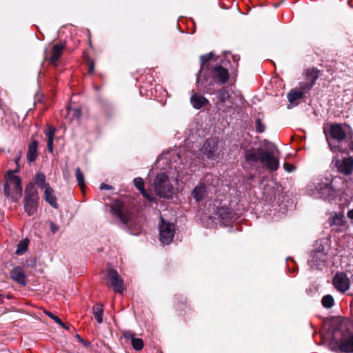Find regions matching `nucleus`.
Here are the masks:
<instances>
[{"mask_svg":"<svg viewBox=\"0 0 353 353\" xmlns=\"http://www.w3.org/2000/svg\"><path fill=\"white\" fill-rule=\"evenodd\" d=\"M29 241L28 239H23L17 245L15 253L17 255H21L26 252L28 250Z\"/></svg>","mask_w":353,"mask_h":353,"instance_id":"nucleus-30","label":"nucleus"},{"mask_svg":"<svg viewBox=\"0 0 353 353\" xmlns=\"http://www.w3.org/2000/svg\"><path fill=\"white\" fill-rule=\"evenodd\" d=\"M113 189V187L110 185H108V184H105V183H101L100 185V190H111Z\"/></svg>","mask_w":353,"mask_h":353,"instance_id":"nucleus-43","label":"nucleus"},{"mask_svg":"<svg viewBox=\"0 0 353 353\" xmlns=\"http://www.w3.org/2000/svg\"><path fill=\"white\" fill-rule=\"evenodd\" d=\"M123 336L128 340L132 341L133 338H135V334L132 331L125 330L123 332Z\"/></svg>","mask_w":353,"mask_h":353,"instance_id":"nucleus-39","label":"nucleus"},{"mask_svg":"<svg viewBox=\"0 0 353 353\" xmlns=\"http://www.w3.org/2000/svg\"><path fill=\"white\" fill-rule=\"evenodd\" d=\"M283 168L288 172H292L294 171L296 168L294 165L289 163H284Z\"/></svg>","mask_w":353,"mask_h":353,"instance_id":"nucleus-40","label":"nucleus"},{"mask_svg":"<svg viewBox=\"0 0 353 353\" xmlns=\"http://www.w3.org/2000/svg\"><path fill=\"white\" fill-rule=\"evenodd\" d=\"M190 103L194 108L199 110L202 107L208 105L210 101L203 95L198 93H194L190 97Z\"/></svg>","mask_w":353,"mask_h":353,"instance_id":"nucleus-21","label":"nucleus"},{"mask_svg":"<svg viewBox=\"0 0 353 353\" xmlns=\"http://www.w3.org/2000/svg\"><path fill=\"white\" fill-rule=\"evenodd\" d=\"M110 212L117 219L123 223H126L130 217V214L124 207L122 201L119 200L113 201L110 203Z\"/></svg>","mask_w":353,"mask_h":353,"instance_id":"nucleus-15","label":"nucleus"},{"mask_svg":"<svg viewBox=\"0 0 353 353\" xmlns=\"http://www.w3.org/2000/svg\"><path fill=\"white\" fill-rule=\"evenodd\" d=\"M35 183L41 189H46L50 186L46 183V176L42 172H38L35 176Z\"/></svg>","mask_w":353,"mask_h":353,"instance_id":"nucleus-29","label":"nucleus"},{"mask_svg":"<svg viewBox=\"0 0 353 353\" xmlns=\"http://www.w3.org/2000/svg\"><path fill=\"white\" fill-rule=\"evenodd\" d=\"M328 223L336 231H343L345 228L347 221L344 214L339 212L331 214Z\"/></svg>","mask_w":353,"mask_h":353,"instance_id":"nucleus-18","label":"nucleus"},{"mask_svg":"<svg viewBox=\"0 0 353 353\" xmlns=\"http://www.w3.org/2000/svg\"><path fill=\"white\" fill-rule=\"evenodd\" d=\"M39 143L37 141H32L28 145L27 153V160L29 163H32L36 160L38 157L37 148Z\"/></svg>","mask_w":353,"mask_h":353,"instance_id":"nucleus-24","label":"nucleus"},{"mask_svg":"<svg viewBox=\"0 0 353 353\" xmlns=\"http://www.w3.org/2000/svg\"><path fill=\"white\" fill-rule=\"evenodd\" d=\"M331 178L319 176L312 179L305 188V193L314 198L323 200H332L337 190L334 187Z\"/></svg>","mask_w":353,"mask_h":353,"instance_id":"nucleus-4","label":"nucleus"},{"mask_svg":"<svg viewBox=\"0 0 353 353\" xmlns=\"http://www.w3.org/2000/svg\"><path fill=\"white\" fill-rule=\"evenodd\" d=\"M67 114L70 117V119H79L81 116V110L79 108H71L68 107L66 110Z\"/></svg>","mask_w":353,"mask_h":353,"instance_id":"nucleus-33","label":"nucleus"},{"mask_svg":"<svg viewBox=\"0 0 353 353\" xmlns=\"http://www.w3.org/2000/svg\"><path fill=\"white\" fill-rule=\"evenodd\" d=\"M44 199L46 201L49 203L53 208H58V203L57 202V197L54 194V190L50 186L46 187L44 190Z\"/></svg>","mask_w":353,"mask_h":353,"instance_id":"nucleus-22","label":"nucleus"},{"mask_svg":"<svg viewBox=\"0 0 353 353\" xmlns=\"http://www.w3.org/2000/svg\"><path fill=\"white\" fill-rule=\"evenodd\" d=\"M19 160H20V156H19V157H16V158L14 159V162H15V163L17 164V165H19Z\"/></svg>","mask_w":353,"mask_h":353,"instance_id":"nucleus-46","label":"nucleus"},{"mask_svg":"<svg viewBox=\"0 0 353 353\" xmlns=\"http://www.w3.org/2000/svg\"><path fill=\"white\" fill-rule=\"evenodd\" d=\"M94 72V68H88V73L90 75L93 74Z\"/></svg>","mask_w":353,"mask_h":353,"instance_id":"nucleus-45","label":"nucleus"},{"mask_svg":"<svg viewBox=\"0 0 353 353\" xmlns=\"http://www.w3.org/2000/svg\"><path fill=\"white\" fill-rule=\"evenodd\" d=\"M206 193V186L203 183H200L192 190V196L196 201H202Z\"/></svg>","mask_w":353,"mask_h":353,"instance_id":"nucleus-26","label":"nucleus"},{"mask_svg":"<svg viewBox=\"0 0 353 353\" xmlns=\"http://www.w3.org/2000/svg\"><path fill=\"white\" fill-rule=\"evenodd\" d=\"M92 313L96 319L97 323L101 324L103 323V305L100 303H97L92 307Z\"/></svg>","mask_w":353,"mask_h":353,"instance_id":"nucleus-28","label":"nucleus"},{"mask_svg":"<svg viewBox=\"0 0 353 353\" xmlns=\"http://www.w3.org/2000/svg\"><path fill=\"white\" fill-rule=\"evenodd\" d=\"M225 58L231 65H237L240 59L239 55L233 54L231 52H226L225 54Z\"/></svg>","mask_w":353,"mask_h":353,"instance_id":"nucleus-31","label":"nucleus"},{"mask_svg":"<svg viewBox=\"0 0 353 353\" xmlns=\"http://www.w3.org/2000/svg\"><path fill=\"white\" fill-rule=\"evenodd\" d=\"M56 130L54 128L48 125V130L45 131V134L48 138V140H54Z\"/></svg>","mask_w":353,"mask_h":353,"instance_id":"nucleus-37","label":"nucleus"},{"mask_svg":"<svg viewBox=\"0 0 353 353\" xmlns=\"http://www.w3.org/2000/svg\"><path fill=\"white\" fill-rule=\"evenodd\" d=\"M232 81L226 68H201L196 77V86L199 91L206 94H216L218 103L223 104L229 101L231 90L228 87H222L216 90L215 84H225Z\"/></svg>","mask_w":353,"mask_h":353,"instance_id":"nucleus-1","label":"nucleus"},{"mask_svg":"<svg viewBox=\"0 0 353 353\" xmlns=\"http://www.w3.org/2000/svg\"><path fill=\"white\" fill-rule=\"evenodd\" d=\"M39 201V192L33 184L26 187L24 196V210L28 216H32L37 210Z\"/></svg>","mask_w":353,"mask_h":353,"instance_id":"nucleus-10","label":"nucleus"},{"mask_svg":"<svg viewBox=\"0 0 353 353\" xmlns=\"http://www.w3.org/2000/svg\"><path fill=\"white\" fill-rule=\"evenodd\" d=\"M66 50V42L59 41L54 44L51 50L46 53L45 59L49 64L53 65L61 58L63 52Z\"/></svg>","mask_w":353,"mask_h":353,"instance_id":"nucleus-16","label":"nucleus"},{"mask_svg":"<svg viewBox=\"0 0 353 353\" xmlns=\"http://www.w3.org/2000/svg\"><path fill=\"white\" fill-rule=\"evenodd\" d=\"M4 194L7 198L17 199L21 194V181L19 176L14 175L13 172H8L7 182L4 185Z\"/></svg>","mask_w":353,"mask_h":353,"instance_id":"nucleus-11","label":"nucleus"},{"mask_svg":"<svg viewBox=\"0 0 353 353\" xmlns=\"http://www.w3.org/2000/svg\"><path fill=\"white\" fill-rule=\"evenodd\" d=\"M89 66H90V67L93 66V63H91Z\"/></svg>","mask_w":353,"mask_h":353,"instance_id":"nucleus-48","label":"nucleus"},{"mask_svg":"<svg viewBox=\"0 0 353 353\" xmlns=\"http://www.w3.org/2000/svg\"><path fill=\"white\" fill-rule=\"evenodd\" d=\"M50 228L52 234L57 232L59 229V227L53 222H50Z\"/></svg>","mask_w":353,"mask_h":353,"instance_id":"nucleus-41","label":"nucleus"},{"mask_svg":"<svg viewBox=\"0 0 353 353\" xmlns=\"http://www.w3.org/2000/svg\"><path fill=\"white\" fill-rule=\"evenodd\" d=\"M191 159L192 154L187 151L186 148L179 146L163 154L159 161L163 164L168 163L169 168L175 170L176 177H181L188 174L185 170L191 167L192 163H189Z\"/></svg>","mask_w":353,"mask_h":353,"instance_id":"nucleus-3","label":"nucleus"},{"mask_svg":"<svg viewBox=\"0 0 353 353\" xmlns=\"http://www.w3.org/2000/svg\"><path fill=\"white\" fill-rule=\"evenodd\" d=\"M131 345L137 351H140L143 348V341L141 339L139 338H133L132 341H131Z\"/></svg>","mask_w":353,"mask_h":353,"instance_id":"nucleus-35","label":"nucleus"},{"mask_svg":"<svg viewBox=\"0 0 353 353\" xmlns=\"http://www.w3.org/2000/svg\"><path fill=\"white\" fill-rule=\"evenodd\" d=\"M321 303L323 307L331 308L334 303V298L330 294L325 295L322 298Z\"/></svg>","mask_w":353,"mask_h":353,"instance_id":"nucleus-34","label":"nucleus"},{"mask_svg":"<svg viewBox=\"0 0 353 353\" xmlns=\"http://www.w3.org/2000/svg\"><path fill=\"white\" fill-rule=\"evenodd\" d=\"M215 215L223 225H230L234 220L233 213L228 208H217Z\"/></svg>","mask_w":353,"mask_h":353,"instance_id":"nucleus-19","label":"nucleus"},{"mask_svg":"<svg viewBox=\"0 0 353 353\" xmlns=\"http://www.w3.org/2000/svg\"><path fill=\"white\" fill-rule=\"evenodd\" d=\"M159 240L163 245L172 243L175 234V225L161 217L159 223Z\"/></svg>","mask_w":353,"mask_h":353,"instance_id":"nucleus-12","label":"nucleus"},{"mask_svg":"<svg viewBox=\"0 0 353 353\" xmlns=\"http://www.w3.org/2000/svg\"><path fill=\"white\" fill-rule=\"evenodd\" d=\"M134 184L135 187L141 192L142 195L148 200L152 201L154 196L148 194L144 188V181L141 177H137L134 179Z\"/></svg>","mask_w":353,"mask_h":353,"instance_id":"nucleus-25","label":"nucleus"},{"mask_svg":"<svg viewBox=\"0 0 353 353\" xmlns=\"http://www.w3.org/2000/svg\"><path fill=\"white\" fill-rule=\"evenodd\" d=\"M219 57L213 52H210L200 57L201 66H208L218 61Z\"/></svg>","mask_w":353,"mask_h":353,"instance_id":"nucleus-23","label":"nucleus"},{"mask_svg":"<svg viewBox=\"0 0 353 353\" xmlns=\"http://www.w3.org/2000/svg\"><path fill=\"white\" fill-rule=\"evenodd\" d=\"M327 251L322 242L317 241L314 248L311 252L307 263L310 268L314 270H322L327 260Z\"/></svg>","mask_w":353,"mask_h":353,"instance_id":"nucleus-8","label":"nucleus"},{"mask_svg":"<svg viewBox=\"0 0 353 353\" xmlns=\"http://www.w3.org/2000/svg\"><path fill=\"white\" fill-rule=\"evenodd\" d=\"M77 338H78V339H79V341L80 342H81V343H83V344H85V341H84L83 339H82L79 335H77Z\"/></svg>","mask_w":353,"mask_h":353,"instance_id":"nucleus-47","label":"nucleus"},{"mask_svg":"<svg viewBox=\"0 0 353 353\" xmlns=\"http://www.w3.org/2000/svg\"><path fill=\"white\" fill-rule=\"evenodd\" d=\"M330 347L335 352L353 353V332L341 325L334 330Z\"/></svg>","mask_w":353,"mask_h":353,"instance_id":"nucleus-6","label":"nucleus"},{"mask_svg":"<svg viewBox=\"0 0 353 353\" xmlns=\"http://www.w3.org/2000/svg\"><path fill=\"white\" fill-rule=\"evenodd\" d=\"M75 176L79 185L81 187V189H83L85 186V178L83 172H81L79 168H77L75 170Z\"/></svg>","mask_w":353,"mask_h":353,"instance_id":"nucleus-32","label":"nucleus"},{"mask_svg":"<svg viewBox=\"0 0 353 353\" xmlns=\"http://www.w3.org/2000/svg\"><path fill=\"white\" fill-rule=\"evenodd\" d=\"M153 186L155 193L160 197L170 198L173 194V186L165 172L159 173L156 176Z\"/></svg>","mask_w":353,"mask_h":353,"instance_id":"nucleus-9","label":"nucleus"},{"mask_svg":"<svg viewBox=\"0 0 353 353\" xmlns=\"http://www.w3.org/2000/svg\"><path fill=\"white\" fill-rule=\"evenodd\" d=\"M327 142L333 152H353V133L348 125L333 124L330 127Z\"/></svg>","mask_w":353,"mask_h":353,"instance_id":"nucleus-2","label":"nucleus"},{"mask_svg":"<svg viewBox=\"0 0 353 353\" xmlns=\"http://www.w3.org/2000/svg\"><path fill=\"white\" fill-rule=\"evenodd\" d=\"M336 165L340 172L350 174L353 172V157L344 158L342 161H337Z\"/></svg>","mask_w":353,"mask_h":353,"instance_id":"nucleus-20","label":"nucleus"},{"mask_svg":"<svg viewBox=\"0 0 353 353\" xmlns=\"http://www.w3.org/2000/svg\"><path fill=\"white\" fill-rule=\"evenodd\" d=\"M53 141L54 140H48L47 141V148L50 152H53Z\"/></svg>","mask_w":353,"mask_h":353,"instance_id":"nucleus-42","label":"nucleus"},{"mask_svg":"<svg viewBox=\"0 0 353 353\" xmlns=\"http://www.w3.org/2000/svg\"><path fill=\"white\" fill-rule=\"evenodd\" d=\"M245 161L250 165L260 162L271 171H276L279 167V161L271 150H263L259 148H250L244 151Z\"/></svg>","mask_w":353,"mask_h":353,"instance_id":"nucleus-5","label":"nucleus"},{"mask_svg":"<svg viewBox=\"0 0 353 353\" xmlns=\"http://www.w3.org/2000/svg\"><path fill=\"white\" fill-rule=\"evenodd\" d=\"M256 131L259 133H262L265 131V125L262 123L261 119H257L255 122Z\"/></svg>","mask_w":353,"mask_h":353,"instance_id":"nucleus-38","label":"nucleus"},{"mask_svg":"<svg viewBox=\"0 0 353 353\" xmlns=\"http://www.w3.org/2000/svg\"><path fill=\"white\" fill-rule=\"evenodd\" d=\"M11 277L13 280L21 285H26V276L19 268H15L12 272Z\"/></svg>","mask_w":353,"mask_h":353,"instance_id":"nucleus-27","label":"nucleus"},{"mask_svg":"<svg viewBox=\"0 0 353 353\" xmlns=\"http://www.w3.org/2000/svg\"><path fill=\"white\" fill-rule=\"evenodd\" d=\"M333 285L337 291L345 293L350 289V281L346 274L338 272L333 278Z\"/></svg>","mask_w":353,"mask_h":353,"instance_id":"nucleus-17","label":"nucleus"},{"mask_svg":"<svg viewBox=\"0 0 353 353\" xmlns=\"http://www.w3.org/2000/svg\"><path fill=\"white\" fill-rule=\"evenodd\" d=\"M46 314L52 319H53L57 323H58L59 325H61L62 327H64L65 329H68L65 325L62 322V321L56 315L52 314L50 312H46Z\"/></svg>","mask_w":353,"mask_h":353,"instance_id":"nucleus-36","label":"nucleus"},{"mask_svg":"<svg viewBox=\"0 0 353 353\" xmlns=\"http://www.w3.org/2000/svg\"><path fill=\"white\" fill-rule=\"evenodd\" d=\"M106 273V285L112 288L114 292L117 293H122L125 289L123 279L119 274V272L112 268H107Z\"/></svg>","mask_w":353,"mask_h":353,"instance_id":"nucleus-14","label":"nucleus"},{"mask_svg":"<svg viewBox=\"0 0 353 353\" xmlns=\"http://www.w3.org/2000/svg\"><path fill=\"white\" fill-rule=\"evenodd\" d=\"M319 72L315 68H307L305 70V80L299 83L300 90H292L288 94V99L290 103L300 101L303 96V92L309 91L314 85L316 80L319 78Z\"/></svg>","mask_w":353,"mask_h":353,"instance_id":"nucleus-7","label":"nucleus"},{"mask_svg":"<svg viewBox=\"0 0 353 353\" xmlns=\"http://www.w3.org/2000/svg\"><path fill=\"white\" fill-rule=\"evenodd\" d=\"M219 139L216 138L207 139L201 149V152L209 159H219L223 152V148L219 146Z\"/></svg>","mask_w":353,"mask_h":353,"instance_id":"nucleus-13","label":"nucleus"},{"mask_svg":"<svg viewBox=\"0 0 353 353\" xmlns=\"http://www.w3.org/2000/svg\"><path fill=\"white\" fill-rule=\"evenodd\" d=\"M347 216L353 221V209L352 210H350L348 212H347Z\"/></svg>","mask_w":353,"mask_h":353,"instance_id":"nucleus-44","label":"nucleus"}]
</instances>
